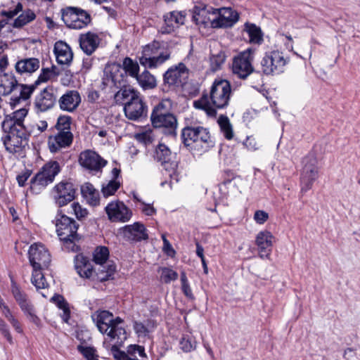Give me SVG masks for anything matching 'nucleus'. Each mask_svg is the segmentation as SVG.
Wrapping results in <instances>:
<instances>
[{
	"label": "nucleus",
	"mask_w": 360,
	"mask_h": 360,
	"mask_svg": "<svg viewBox=\"0 0 360 360\" xmlns=\"http://www.w3.org/2000/svg\"><path fill=\"white\" fill-rule=\"evenodd\" d=\"M181 138L186 147L200 146L202 152L214 146L209 130L201 126L185 127L181 130Z\"/></svg>",
	"instance_id": "0eeeda50"
},
{
	"label": "nucleus",
	"mask_w": 360,
	"mask_h": 360,
	"mask_svg": "<svg viewBox=\"0 0 360 360\" xmlns=\"http://www.w3.org/2000/svg\"><path fill=\"white\" fill-rule=\"evenodd\" d=\"M11 292L18 304L28 300L27 294L21 290L20 288L13 280H11Z\"/></svg>",
	"instance_id": "49530a36"
},
{
	"label": "nucleus",
	"mask_w": 360,
	"mask_h": 360,
	"mask_svg": "<svg viewBox=\"0 0 360 360\" xmlns=\"http://www.w3.org/2000/svg\"><path fill=\"white\" fill-rule=\"evenodd\" d=\"M62 20L68 27L75 30L84 28L91 22L87 11L72 6L62 9Z\"/></svg>",
	"instance_id": "9d476101"
},
{
	"label": "nucleus",
	"mask_w": 360,
	"mask_h": 360,
	"mask_svg": "<svg viewBox=\"0 0 360 360\" xmlns=\"http://www.w3.org/2000/svg\"><path fill=\"white\" fill-rule=\"evenodd\" d=\"M124 323V320L117 316L115 319L112 318L110 330L107 333L105 341L117 342L119 345H123L127 340V332L124 328L120 326V324Z\"/></svg>",
	"instance_id": "b1692460"
},
{
	"label": "nucleus",
	"mask_w": 360,
	"mask_h": 360,
	"mask_svg": "<svg viewBox=\"0 0 360 360\" xmlns=\"http://www.w3.org/2000/svg\"><path fill=\"white\" fill-rule=\"evenodd\" d=\"M218 124L225 138L231 140L233 136L232 126L227 116L221 115L218 119Z\"/></svg>",
	"instance_id": "79ce46f5"
},
{
	"label": "nucleus",
	"mask_w": 360,
	"mask_h": 360,
	"mask_svg": "<svg viewBox=\"0 0 360 360\" xmlns=\"http://www.w3.org/2000/svg\"><path fill=\"white\" fill-rule=\"evenodd\" d=\"M28 257L35 276L37 269H47L51 263V255L48 250L41 244L32 245L29 248Z\"/></svg>",
	"instance_id": "4468645a"
},
{
	"label": "nucleus",
	"mask_w": 360,
	"mask_h": 360,
	"mask_svg": "<svg viewBox=\"0 0 360 360\" xmlns=\"http://www.w3.org/2000/svg\"><path fill=\"white\" fill-rule=\"evenodd\" d=\"M77 349L86 359L96 354V350L93 347H86L82 345H79Z\"/></svg>",
	"instance_id": "6e6d98bb"
},
{
	"label": "nucleus",
	"mask_w": 360,
	"mask_h": 360,
	"mask_svg": "<svg viewBox=\"0 0 360 360\" xmlns=\"http://www.w3.org/2000/svg\"><path fill=\"white\" fill-rule=\"evenodd\" d=\"M163 243H164V250L168 256H173L175 254V251L173 249L172 245L166 239L165 236H162Z\"/></svg>",
	"instance_id": "69168bd1"
},
{
	"label": "nucleus",
	"mask_w": 360,
	"mask_h": 360,
	"mask_svg": "<svg viewBox=\"0 0 360 360\" xmlns=\"http://www.w3.org/2000/svg\"><path fill=\"white\" fill-rule=\"evenodd\" d=\"M11 123L7 121L2 122L1 127L5 135L1 139L8 152L18 158H23L26 156V149L29 148L31 133L26 127L19 124L14 127Z\"/></svg>",
	"instance_id": "f03ea898"
},
{
	"label": "nucleus",
	"mask_w": 360,
	"mask_h": 360,
	"mask_svg": "<svg viewBox=\"0 0 360 360\" xmlns=\"http://www.w3.org/2000/svg\"><path fill=\"white\" fill-rule=\"evenodd\" d=\"M304 167L300 177L301 192L306 193L312 187L318 177L316 159L313 155L306 156L302 161Z\"/></svg>",
	"instance_id": "2eb2a0df"
},
{
	"label": "nucleus",
	"mask_w": 360,
	"mask_h": 360,
	"mask_svg": "<svg viewBox=\"0 0 360 360\" xmlns=\"http://www.w3.org/2000/svg\"><path fill=\"white\" fill-rule=\"evenodd\" d=\"M134 329L139 336L146 335L149 333V330L146 326L143 323L139 321H135L134 323Z\"/></svg>",
	"instance_id": "052dcab7"
},
{
	"label": "nucleus",
	"mask_w": 360,
	"mask_h": 360,
	"mask_svg": "<svg viewBox=\"0 0 360 360\" xmlns=\"http://www.w3.org/2000/svg\"><path fill=\"white\" fill-rule=\"evenodd\" d=\"M288 63L283 53L278 50L266 52L256 65V72L265 75H274L283 72L284 67Z\"/></svg>",
	"instance_id": "6e6552de"
},
{
	"label": "nucleus",
	"mask_w": 360,
	"mask_h": 360,
	"mask_svg": "<svg viewBox=\"0 0 360 360\" xmlns=\"http://www.w3.org/2000/svg\"><path fill=\"white\" fill-rule=\"evenodd\" d=\"M73 141V134L70 131H58L49 138V147L51 153H56L63 148L70 146Z\"/></svg>",
	"instance_id": "4be33fe9"
},
{
	"label": "nucleus",
	"mask_w": 360,
	"mask_h": 360,
	"mask_svg": "<svg viewBox=\"0 0 360 360\" xmlns=\"http://www.w3.org/2000/svg\"><path fill=\"white\" fill-rule=\"evenodd\" d=\"M269 219L267 212L263 210H257L254 214L255 221L259 224H263Z\"/></svg>",
	"instance_id": "13d9d810"
},
{
	"label": "nucleus",
	"mask_w": 360,
	"mask_h": 360,
	"mask_svg": "<svg viewBox=\"0 0 360 360\" xmlns=\"http://www.w3.org/2000/svg\"><path fill=\"white\" fill-rule=\"evenodd\" d=\"M37 86H35V82L32 85L19 84L18 89L20 95L16 96H13L11 97V105L14 108L21 100L25 101L30 98Z\"/></svg>",
	"instance_id": "c9c22d12"
},
{
	"label": "nucleus",
	"mask_w": 360,
	"mask_h": 360,
	"mask_svg": "<svg viewBox=\"0 0 360 360\" xmlns=\"http://www.w3.org/2000/svg\"><path fill=\"white\" fill-rule=\"evenodd\" d=\"M32 174V170L25 169L20 174H18L16 177L17 181L20 186H24L25 185L26 181L29 179V177Z\"/></svg>",
	"instance_id": "bf43d9fd"
},
{
	"label": "nucleus",
	"mask_w": 360,
	"mask_h": 360,
	"mask_svg": "<svg viewBox=\"0 0 360 360\" xmlns=\"http://www.w3.org/2000/svg\"><path fill=\"white\" fill-rule=\"evenodd\" d=\"M222 10L223 13H220L219 17L212 20L211 26L213 28L229 27L238 20L239 15L237 12L230 8H224Z\"/></svg>",
	"instance_id": "bb28decb"
},
{
	"label": "nucleus",
	"mask_w": 360,
	"mask_h": 360,
	"mask_svg": "<svg viewBox=\"0 0 360 360\" xmlns=\"http://www.w3.org/2000/svg\"><path fill=\"white\" fill-rule=\"evenodd\" d=\"M273 235L268 231H260L256 237V245L261 258L268 257L271 251Z\"/></svg>",
	"instance_id": "c85d7f7f"
},
{
	"label": "nucleus",
	"mask_w": 360,
	"mask_h": 360,
	"mask_svg": "<svg viewBox=\"0 0 360 360\" xmlns=\"http://www.w3.org/2000/svg\"><path fill=\"white\" fill-rule=\"evenodd\" d=\"M71 209L72 212L77 217V219L79 221L85 219L89 212L86 208H83L79 202H73L71 205Z\"/></svg>",
	"instance_id": "603ef678"
},
{
	"label": "nucleus",
	"mask_w": 360,
	"mask_h": 360,
	"mask_svg": "<svg viewBox=\"0 0 360 360\" xmlns=\"http://www.w3.org/2000/svg\"><path fill=\"white\" fill-rule=\"evenodd\" d=\"M231 92V84L228 80L216 79L211 86L210 96L203 93L200 99L194 101L193 106L205 111L208 116L215 117L216 109H224L229 105Z\"/></svg>",
	"instance_id": "f257e3e1"
},
{
	"label": "nucleus",
	"mask_w": 360,
	"mask_h": 360,
	"mask_svg": "<svg viewBox=\"0 0 360 360\" xmlns=\"http://www.w3.org/2000/svg\"><path fill=\"white\" fill-rule=\"evenodd\" d=\"M30 321L32 322L37 327H41V319L36 315L34 310L31 311L30 314L26 315Z\"/></svg>",
	"instance_id": "338daca9"
},
{
	"label": "nucleus",
	"mask_w": 360,
	"mask_h": 360,
	"mask_svg": "<svg viewBox=\"0 0 360 360\" xmlns=\"http://www.w3.org/2000/svg\"><path fill=\"white\" fill-rule=\"evenodd\" d=\"M170 108L169 99L159 102L153 109L150 121L154 128H162L165 135L176 137L178 123L176 117L169 112Z\"/></svg>",
	"instance_id": "39448f33"
},
{
	"label": "nucleus",
	"mask_w": 360,
	"mask_h": 360,
	"mask_svg": "<svg viewBox=\"0 0 360 360\" xmlns=\"http://www.w3.org/2000/svg\"><path fill=\"white\" fill-rule=\"evenodd\" d=\"M19 83L12 74L0 75V88L3 89L2 96H8L18 89Z\"/></svg>",
	"instance_id": "473e14b6"
},
{
	"label": "nucleus",
	"mask_w": 360,
	"mask_h": 360,
	"mask_svg": "<svg viewBox=\"0 0 360 360\" xmlns=\"http://www.w3.org/2000/svg\"><path fill=\"white\" fill-rule=\"evenodd\" d=\"M165 27H162V33H170L176 27L184 24L185 15L181 11H171L163 16Z\"/></svg>",
	"instance_id": "c756f323"
},
{
	"label": "nucleus",
	"mask_w": 360,
	"mask_h": 360,
	"mask_svg": "<svg viewBox=\"0 0 360 360\" xmlns=\"http://www.w3.org/2000/svg\"><path fill=\"white\" fill-rule=\"evenodd\" d=\"M27 110L25 108H20L19 110H15L11 115H6L3 122H11V124H13V126L17 127V125H20L22 127H25L23 124L25 117L27 115Z\"/></svg>",
	"instance_id": "4c0bfd02"
},
{
	"label": "nucleus",
	"mask_w": 360,
	"mask_h": 360,
	"mask_svg": "<svg viewBox=\"0 0 360 360\" xmlns=\"http://www.w3.org/2000/svg\"><path fill=\"white\" fill-rule=\"evenodd\" d=\"M72 117L69 115H60L55 126L58 131H70Z\"/></svg>",
	"instance_id": "8fccbe9b"
},
{
	"label": "nucleus",
	"mask_w": 360,
	"mask_h": 360,
	"mask_svg": "<svg viewBox=\"0 0 360 360\" xmlns=\"http://www.w3.org/2000/svg\"><path fill=\"white\" fill-rule=\"evenodd\" d=\"M40 67V61L37 58H25L19 60L15 65L17 73L22 75L32 74L37 71Z\"/></svg>",
	"instance_id": "7c9ffc66"
},
{
	"label": "nucleus",
	"mask_w": 360,
	"mask_h": 360,
	"mask_svg": "<svg viewBox=\"0 0 360 360\" xmlns=\"http://www.w3.org/2000/svg\"><path fill=\"white\" fill-rule=\"evenodd\" d=\"M108 219L112 222H127L132 216L131 210L122 201H112L105 207Z\"/></svg>",
	"instance_id": "f3484780"
},
{
	"label": "nucleus",
	"mask_w": 360,
	"mask_h": 360,
	"mask_svg": "<svg viewBox=\"0 0 360 360\" xmlns=\"http://www.w3.org/2000/svg\"><path fill=\"white\" fill-rule=\"evenodd\" d=\"M122 68L125 74L132 78H136L139 75V65L136 61L133 60L129 57L124 58L122 62Z\"/></svg>",
	"instance_id": "ea45409f"
},
{
	"label": "nucleus",
	"mask_w": 360,
	"mask_h": 360,
	"mask_svg": "<svg viewBox=\"0 0 360 360\" xmlns=\"http://www.w3.org/2000/svg\"><path fill=\"white\" fill-rule=\"evenodd\" d=\"M120 231L127 240L139 242L148 238L147 229L141 222L126 225L120 229Z\"/></svg>",
	"instance_id": "412c9836"
},
{
	"label": "nucleus",
	"mask_w": 360,
	"mask_h": 360,
	"mask_svg": "<svg viewBox=\"0 0 360 360\" xmlns=\"http://www.w3.org/2000/svg\"><path fill=\"white\" fill-rule=\"evenodd\" d=\"M120 187V183L117 180L112 179L108 184L102 188V193L104 197L107 198L110 195H112Z\"/></svg>",
	"instance_id": "3c124183"
},
{
	"label": "nucleus",
	"mask_w": 360,
	"mask_h": 360,
	"mask_svg": "<svg viewBox=\"0 0 360 360\" xmlns=\"http://www.w3.org/2000/svg\"><path fill=\"white\" fill-rule=\"evenodd\" d=\"M91 317L93 321L96 322L98 330L101 333L107 335V333L110 330L113 314L109 311L103 310L97 311Z\"/></svg>",
	"instance_id": "2f4dec72"
},
{
	"label": "nucleus",
	"mask_w": 360,
	"mask_h": 360,
	"mask_svg": "<svg viewBox=\"0 0 360 360\" xmlns=\"http://www.w3.org/2000/svg\"><path fill=\"white\" fill-rule=\"evenodd\" d=\"M188 70L184 63H179L178 66L170 68L163 75L165 84L169 86H179L184 83L187 77Z\"/></svg>",
	"instance_id": "aec40b11"
},
{
	"label": "nucleus",
	"mask_w": 360,
	"mask_h": 360,
	"mask_svg": "<svg viewBox=\"0 0 360 360\" xmlns=\"http://www.w3.org/2000/svg\"><path fill=\"white\" fill-rule=\"evenodd\" d=\"M60 172V167L57 161L46 162L41 169L31 179L30 190L37 192L51 184L56 175Z\"/></svg>",
	"instance_id": "1a4fd4ad"
},
{
	"label": "nucleus",
	"mask_w": 360,
	"mask_h": 360,
	"mask_svg": "<svg viewBox=\"0 0 360 360\" xmlns=\"http://www.w3.org/2000/svg\"><path fill=\"white\" fill-rule=\"evenodd\" d=\"M125 116L130 120L137 121L147 116V105L143 101L140 94L131 101H127L124 105Z\"/></svg>",
	"instance_id": "a211bd4d"
},
{
	"label": "nucleus",
	"mask_w": 360,
	"mask_h": 360,
	"mask_svg": "<svg viewBox=\"0 0 360 360\" xmlns=\"http://www.w3.org/2000/svg\"><path fill=\"white\" fill-rule=\"evenodd\" d=\"M75 266L80 277L90 278L95 273L96 279L104 282L113 278L116 271V266L112 262L98 264L99 267L96 270L93 269L89 259L82 255L75 257Z\"/></svg>",
	"instance_id": "423d86ee"
},
{
	"label": "nucleus",
	"mask_w": 360,
	"mask_h": 360,
	"mask_svg": "<svg viewBox=\"0 0 360 360\" xmlns=\"http://www.w3.org/2000/svg\"><path fill=\"white\" fill-rule=\"evenodd\" d=\"M160 48V43L154 41L153 43L146 45L143 50V56L139 57V63L145 68H155L164 63L170 57V52L165 51L160 52L157 56L153 54L158 53Z\"/></svg>",
	"instance_id": "9b49d317"
},
{
	"label": "nucleus",
	"mask_w": 360,
	"mask_h": 360,
	"mask_svg": "<svg viewBox=\"0 0 360 360\" xmlns=\"http://www.w3.org/2000/svg\"><path fill=\"white\" fill-rule=\"evenodd\" d=\"M51 300L55 302L58 307L60 309H63L65 307H69L68 303L66 302V300L64 299V297L62 295H55L52 298Z\"/></svg>",
	"instance_id": "680f3d73"
},
{
	"label": "nucleus",
	"mask_w": 360,
	"mask_h": 360,
	"mask_svg": "<svg viewBox=\"0 0 360 360\" xmlns=\"http://www.w3.org/2000/svg\"><path fill=\"white\" fill-rule=\"evenodd\" d=\"M109 257V250L105 246L97 247L93 253V260L96 264L106 263Z\"/></svg>",
	"instance_id": "37998d69"
},
{
	"label": "nucleus",
	"mask_w": 360,
	"mask_h": 360,
	"mask_svg": "<svg viewBox=\"0 0 360 360\" xmlns=\"http://www.w3.org/2000/svg\"><path fill=\"white\" fill-rule=\"evenodd\" d=\"M180 345L182 350L186 352H191L194 348L191 341L186 338H182L180 341Z\"/></svg>",
	"instance_id": "0e129e2a"
},
{
	"label": "nucleus",
	"mask_w": 360,
	"mask_h": 360,
	"mask_svg": "<svg viewBox=\"0 0 360 360\" xmlns=\"http://www.w3.org/2000/svg\"><path fill=\"white\" fill-rule=\"evenodd\" d=\"M36 18L35 13L28 9L23 11L13 22V27L15 28H21L24 25L34 20Z\"/></svg>",
	"instance_id": "a19ab883"
},
{
	"label": "nucleus",
	"mask_w": 360,
	"mask_h": 360,
	"mask_svg": "<svg viewBox=\"0 0 360 360\" xmlns=\"http://www.w3.org/2000/svg\"><path fill=\"white\" fill-rule=\"evenodd\" d=\"M255 51V49L248 48L233 58V72L237 75L239 78L245 79L252 72H256V70L252 65Z\"/></svg>",
	"instance_id": "f8f14e48"
},
{
	"label": "nucleus",
	"mask_w": 360,
	"mask_h": 360,
	"mask_svg": "<svg viewBox=\"0 0 360 360\" xmlns=\"http://www.w3.org/2000/svg\"><path fill=\"white\" fill-rule=\"evenodd\" d=\"M159 271H160V281L165 283H169L178 278L177 272L168 267L160 268Z\"/></svg>",
	"instance_id": "a18cd8bd"
},
{
	"label": "nucleus",
	"mask_w": 360,
	"mask_h": 360,
	"mask_svg": "<svg viewBox=\"0 0 360 360\" xmlns=\"http://www.w3.org/2000/svg\"><path fill=\"white\" fill-rule=\"evenodd\" d=\"M136 79L143 89H151L157 86L155 77L146 70L139 74Z\"/></svg>",
	"instance_id": "e433bc0d"
},
{
	"label": "nucleus",
	"mask_w": 360,
	"mask_h": 360,
	"mask_svg": "<svg viewBox=\"0 0 360 360\" xmlns=\"http://www.w3.org/2000/svg\"><path fill=\"white\" fill-rule=\"evenodd\" d=\"M18 305L25 316L27 315L28 314H30L33 310H34V305L32 304V302H30V300L29 299L26 300L22 303H21Z\"/></svg>",
	"instance_id": "e2e57ef3"
},
{
	"label": "nucleus",
	"mask_w": 360,
	"mask_h": 360,
	"mask_svg": "<svg viewBox=\"0 0 360 360\" xmlns=\"http://www.w3.org/2000/svg\"><path fill=\"white\" fill-rule=\"evenodd\" d=\"M123 73L120 72V65L113 63L107 65L103 71V84L105 86L113 85L120 89L115 94L114 98L116 103L124 104L127 101H132L139 95V93L134 89L124 86Z\"/></svg>",
	"instance_id": "20e7f679"
},
{
	"label": "nucleus",
	"mask_w": 360,
	"mask_h": 360,
	"mask_svg": "<svg viewBox=\"0 0 360 360\" xmlns=\"http://www.w3.org/2000/svg\"><path fill=\"white\" fill-rule=\"evenodd\" d=\"M76 187L70 181H62L53 188V198L56 204L62 207L75 200L76 197Z\"/></svg>",
	"instance_id": "dca6fc26"
},
{
	"label": "nucleus",
	"mask_w": 360,
	"mask_h": 360,
	"mask_svg": "<svg viewBox=\"0 0 360 360\" xmlns=\"http://www.w3.org/2000/svg\"><path fill=\"white\" fill-rule=\"evenodd\" d=\"M243 31L248 33L250 44L260 45L264 41L263 32L261 28L255 23L246 22Z\"/></svg>",
	"instance_id": "72a5a7b5"
},
{
	"label": "nucleus",
	"mask_w": 360,
	"mask_h": 360,
	"mask_svg": "<svg viewBox=\"0 0 360 360\" xmlns=\"http://www.w3.org/2000/svg\"><path fill=\"white\" fill-rule=\"evenodd\" d=\"M226 53L223 50L219 51L216 53H212L210 57V69L212 72H217L221 69L223 64L226 60Z\"/></svg>",
	"instance_id": "58836bf2"
},
{
	"label": "nucleus",
	"mask_w": 360,
	"mask_h": 360,
	"mask_svg": "<svg viewBox=\"0 0 360 360\" xmlns=\"http://www.w3.org/2000/svg\"><path fill=\"white\" fill-rule=\"evenodd\" d=\"M122 345H119L117 342H114L111 347V352L113 354V357L115 360H139L133 357L129 356V354L120 349V347Z\"/></svg>",
	"instance_id": "09e8293b"
},
{
	"label": "nucleus",
	"mask_w": 360,
	"mask_h": 360,
	"mask_svg": "<svg viewBox=\"0 0 360 360\" xmlns=\"http://www.w3.org/2000/svg\"><path fill=\"white\" fill-rule=\"evenodd\" d=\"M81 103V96L76 90L67 91L58 100L60 108L63 111L73 112Z\"/></svg>",
	"instance_id": "393cba45"
},
{
	"label": "nucleus",
	"mask_w": 360,
	"mask_h": 360,
	"mask_svg": "<svg viewBox=\"0 0 360 360\" xmlns=\"http://www.w3.org/2000/svg\"><path fill=\"white\" fill-rule=\"evenodd\" d=\"M127 352L129 356H131V357H133L134 359H137V354L141 357L146 356L144 347L138 345H129L127 349Z\"/></svg>",
	"instance_id": "864d4df0"
},
{
	"label": "nucleus",
	"mask_w": 360,
	"mask_h": 360,
	"mask_svg": "<svg viewBox=\"0 0 360 360\" xmlns=\"http://www.w3.org/2000/svg\"><path fill=\"white\" fill-rule=\"evenodd\" d=\"M42 270L43 269H37L36 276H34V270L32 271L31 281L32 283L36 287L37 290L39 289H45L49 286L44 275L41 273Z\"/></svg>",
	"instance_id": "c03bdc74"
},
{
	"label": "nucleus",
	"mask_w": 360,
	"mask_h": 360,
	"mask_svg": "<svg viewBox=\"0 0 360 360\" xmlns=\"http://www.w3.org/2000/svg\"><path fill=\"white\" fill-rule=\"evenodd\" d=\"M81 193L90 205L96 206L99 204V193L91 183H85L82 186Z\"/></svg>",
	"instance_id": "f704fd0d"
},
{
	"label": "nucleus",
	"mask_w": 360,
	"mask_h": 360,
	"mask_svg": "<svg viewBox=\"0 0 360 360\" xmlns=\"http://www.w3.org/2000/svg\"><path fill=\"white\" fill-rule=\"evenodd\" d=\"M101 41L99 36L92 32L81 34L79 37L80 48L88 56H91L97 49Z\"/></svg>",
	"instance_id": "a878e982"
},
{
	"label": "nucleus",
	"mask_w": 360,
	"mask_h": 360,
	"mask_svg": "<svg viewBox=\"0 0 360 360\" xmlns=\"http://www.w3.org/2000/svg\"><path fill=\"white\" fill-rule=\"evenodd\" d=\"M55 221L56 233L63 248L74 252L79 251V246L77 244L81 239V236L77 233L79 224L60 210L58 211Z\"/></svg>",
	"instance_id": "7ed1b4c3"
},
{
	"label": "nucleus",
	"mask_w": 360,
	"mask_h": 360,
	"mask_svg": "<svg viewBox=\"0 0 360 360\" xmlns=\"http://www.w3.org/2000/svg\"><path fill=\"white\" fill-rule=\"evenodd\" d=\"M52 78L54 77L51 75V72L49 70V68H42L37 79L34 82L35 86H38L43 82H46Z\"/></svg>",
	"instance_id": "5fc2aeb1"
},
{
	"label": "nucleus",
	"mask_w": 360,
	"mask_h": 360,
	"mask_svg": "<svg viewBox=\"0 0 360 360\" xmlns=\"http://www.w3.org/2000/svg\"><path fill=\"white\" fill-rule=\"evenodd\" d=\"M56 102V96L54 94V89L52 86L44 89L40 94L36 96L34 105L41 112H45L52 108Z\"/></svg>",
	"instance_id": "5701e85b"
},
{
	"label": "nucleus",
	"mask_w": 360,
	"mask_h": 360,
	"mask_svg": "<svg viewBox=\"0 0 360 360\" xmlns=\"http://www.w3.org/2000/svg\"><path fill=\"white\" fill-rule=\"evenodd\" d=\"M0 332L10 344L13 343L8 326L1 318H0Z\"/></svg>",
	"instance_id": "4d7b16f0"
},
{
	"label": "nucleus",
	"mask_w": 360,
	"mask_h": 360,
	"mask_svg": "<svg viewBox=\"0 0 360 360\" xmlns=\"http://www.w3.org/2000/svg\"><path fill=\"white\" fill-rule=\"evenodd\" d=\"M154 159L160 162L164 167L165 170L172 172L169 174L171 181L169 183V188H172V180L178 181L177 174H176V169L178 167V162L172 160V153L170 149L163 143H159L155 150Z\"/></svg>",
	"instance_id": "ddd939ff"
},
{
	"label": "nucleus",
	"mask_w": 360,
	"mask_h": 360,
	"mask_svg": "<svg viewBox=\"0 0 360 360\" xmlns=\"http://www.w3.org/2000/svg\"><path fill=\"white\" fill-rule=\"evenodd\" d=\"M181 290L184 293V295L191 300H193L195 299V297L192 292V290L191 288V286L189 285L186 274L184 271H182L181 273Z\"/></svg>",
	"instance_id": "de8ad7c7"
},
{
	"label": "nucleus",
	"mask_w": 360,
	"mask_h": 360,
	"mask_svg": "<svg viewBox=\"0 0 360 360\" xmlns=\"http://www.w3.org/2000/svg\"><path fill=\"white\" fill-rule=\"evenodd\" d=\"M53 51L58 64L70 65L71 63L73 53L68 44L62 41H57L54 45Z\"/></svg>",
	"instance_id": "cd10ccee"
},
{
	"label": "nucleus",
	"mask_w": 360,
	"mask_h": 360,
	"mask_svg": "<svg viewBox=\"0 0 360 360\" xmlns=\"http://www.w3.org/2000/svg\"><path fill=\"white\" fill-rule=\"evenodd\" d=\"M8 321L10 322V323L14 328V329L15 330V331L17 333H22L23 330H22L21 324L17 319H15L13 316V317L11 318L10 319H8Z\"/></svg>",
	"instance_id": "774afa93"
},
{
	"label": "nucleus",
	"mask_w": 360,
	"mask_h": 360,
	"mask_svg": "<svg viewBox=\"0 0 360 360\" xmlns=\"http://www.w3.org/2000/svg\"><path fill=\"white\" fill-rule=\"evenodd\" d=\"M79 162L82 167L95 172L101 170L107 164L105 160L91 150H86L80 153Z\"/></svg>",
	"instance_id": "6ab92c4d"
}]
</instances>
